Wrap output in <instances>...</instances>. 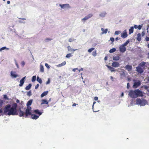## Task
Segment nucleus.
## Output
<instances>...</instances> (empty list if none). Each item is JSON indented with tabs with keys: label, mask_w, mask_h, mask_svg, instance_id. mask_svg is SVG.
<instances>
[{
	"label": "nucleus",
	"mask_w": 149,
	"mask_h": 149,
	"mask_svg": "<svg viewBox=\"0 0 149 149\" xmlns=\"http://www.w3.org/2000/svg\"><path fill=\"white\" fill-rule=\"evenodd\" d=\"M17 104L16 103L13 104L12 107L10 105H7L3 109V113L5 115H18L17 108Z\"/></svg>",
	"instance_id": "obj_1"
},
{
	"label": "nucleus",
	"mask_w": 149,
	"mask_h": 149,
	"mask_svg": "<svg viewBox=\"0 0 149 149\" xmlns=\"http://www.w3.org/2000/svg\"><path fill=\"white\" fill-rule=\"evenodd\" d=\"M128 95L133 98H136L138 97H142L143 96L142 91L139 89L135 90L134 91L130 90Z\"/></svg>",
	"instance_id": "obj_2"
},
{
	"label": "nucleus",
	"mask_w": 149,
	"mask_h": 149,
	"mask_svg": "<svg viewBox=\"0 0 149 149\" xmlns=\"http://www.w3.org/2000/svg\"><path fill=\"white\" fill-rule=\"evenodd\" d=\"M27 108L25 110V112L22 111L20 109L19 110V116L21 117L24 116L25 117H27L28 116L31 115V108L30 106H27Z\"/></svg>",
	"instance_id": "obj_3"
},
{
	"label": "nucleus",
	"mask_w": 149,
	"mask_h": 149,
	"mask_svg": "<svg viewBox=\"0 0 149 149\" xmlns=\"http://www.w3.org/2000/svg\"><path fill=\"white\" fill-rule=\"evenodd\" d=\"M146 63L144 61L141 62L136 67V70L139 73L141 74L143 72L145 69Z\"/></svg>",
	"instance_id": "obj_4"
},
{
	"label": "nucleus",
	"mask_w": 149,
	"mask_h": 149,
	"mask_svg": "<svg viewBox=\"0 0 149 149\" xmlns=\"http://www.w3.org/2000/svg\"><path fill=\"white\" fill-rule=\"evenodd\" d=\"M146 102L147 101L146 100H142L140 98L137 99L136 100V104L140 105L141 106H143L145 105Z\"/></svg>",
	"instance_id": "obj_5"
},
{
	"label": "nucleus",
	"mask_w": 149,
	"mask_h": 149,
	"mask_svg": "<svg viewBox=\"0 0 149 149\" xmlns=\"http://www.w3.org/2000/svg\"><path fill=\"white\" fill-rule=\"evenodd\" d=\"M136 80L135 79L133 80V81L135 82L134 83V85L133 86V87L134 88H136L138 87L141 84V82L138 80L137 82H135Z\"/></svg>",
	"instance_id": "obj_6"
},
{
	"label": "nucleus",
	"mask_w": 149,
	"mask_h": 149,
	"mask_svg": "<svg viewBox=\"0 0 149 149\" xmlns=\"http://www.w3.org/2000/svg\"><path fill=\"white\" fill-rule=\"evenodd\" d=\"M93 16V15L92 14H90L88 15H87L85 16L84 18L81 19L82 21H84L88 19L89 18H91Z\"/></svg>",
	"instance_id": "obj_7"
},
{
	"label": "nucleus",
	"mask_w": 149,
	"mask_h": 149,
	"mask_svg": "<svg viewBox=\"0 0 149 149\" xmlns=\"http://www.w3.org/2000/svg\"><path fill=\"white\" fill-rule=\"evenodd\" d=\"M119 50L121 52L123 53L126 51V48L125 47L121 45L120 46Z\"/></svg>",
	"instance_id": "obj_8"
},
{
	"label": "nucleus",
	"mask_w": 149,
	"mask_h": 149,
	"mask_svg": "<svg viewBox=\"0 0 149 149\" xmlns=\"http://www.w3.org/2000/svg\"><path fill=\"white\" fill-rule=\"evenodd\" d=\"M10 75L13 78H16L18 76L17 74L16 73V72L11 71L10 72Z\"/></svg>",
	"instance_id": "obj_9"
},
{
	"label": "nucleus",
	"mask_w": 149,
	"mask_h": 149,
	"mask_svg": "<svg viewBox=\"0 0 149 149\" xmlns=\"http://www.w3.org/2000/svg\"><path fill=\"white\" fill-rule=\"evenodd\" d=\"M111 66L113 67H118L120 66V64L117 62H113Z\"/></svg>",
	"instance_id": "obj_10"
},
{
	"label": "nucleus",
	"mask_w": 149,
	"mask_h": 149,
	"mask_svg": "<svg viewBox=\"0 0 149 149\" xmlns=\"http://www.w3.org/2000/svg\"><path fill=\"white\" fill-rule=\"evenodd\" d=\"M59 6L61 8H68L69 7V5L68 4H60Z\"/></svg>",
	"instance_id": "obj_11"
},
{
	"label": "nucleus",
	"mask_w": 149,
	"mask_h": 149,
	"mask_svg": "<svg viewBox=\"0 0 149 149\" xmlns=\"http://www.w3.org/2000/svg\"><path fill=\"white\" fill-rule=\"evenodd\" d=\"M31 115V118L33 119H36L39 117V116L35 114H32L31 113V115Z\"/></svg>",
	"instance_id": "obj_12"
},
{
	"label": "nucleus",
	"mask_w": 149,
	"mask_h": 149,
	"mask_svg": "<svg viewBox=\"0 0 149 149\" xmlns=\"http://www.w3.org/2000/svg\"><path fill=\"white\" fill-rule=\"evenodd\" d=\"M127 36V34L126 31H124L123 33L121 34V37L123 38H125Z\"/></svg>",
	"instance_id": "obj_13"
},
{
	"label": "nucleus",
	"mask_w": 149,
	"mask_h": 149,
	"mask_svg": "<svg viewBox=\"0 0 149 149\" xmlns=\"http://www.w3.org/2000/svg\"><path fill=\"white\" fill-rule=\"evenodd\" d=\"M67 49L68 51H70L71 52H72V53H73L75 51L77 50V49H73L69 46L67 47Z\"/></svg>",
	"instance_id": "obj_14"
},
{
	"label": "nucleus",
	"mask_w": 149,
	"mask_h": 149,
	"mask_svg": "<svg viewBox=\"0 0 149 149\" xmlns=\"http://www.w3.org/2000/svg\"><path fill=\"white\" fill-rule=\"evenodd\" d=\"M26 78V77H23L20 81V84H19V86H23L24 83V80Z\"/></svg>",
	"instance_id": "obj_15"
},
{
	"label": "nucleus",
	"mask_w": 149,
	"mask_h": 149,
	"mask_svg": "<svg viewBox=\"0 0 149 149\" xmlns=\"http://www.w3.org/2000/svg\"><path fill=\"white\" fill-rule=\"evenodd\" d=\"M34 112L36 114H38L39 116L41 115L43 112H40L38 109H36L34 111Z\"/></svg>",
	"instance_id": "obj_16"
},
{
	"label": "nucleus",
	"mask_w": 149,
	"mask_h": 149,
	"mask_svg": "<svg viewBox=\"0 0 149 149\" xmlns=\"http://www.w3.org/2000/svg\"><path fill=\"white\" fill-rule=\"evenodd\" d=\"M141 35L140 33H138L137 36L136 37V40L138 41H140L141 40Z\"/></svg>",
	"instance_id": "obj_17"
},
{
	"label": "nucleus",
	"mask_w": 149,
	"mask_h": 149,
	"mask_svg": "<svg viewBox=\"0 0 149 149\" xmlns=\"http://www.w3.org/2000/svg\"><path fill=\"white\" fill-rule=\"evenodd\" d=\"M125 68L128 71H130L132 70V66L130 65H127L125 66Z\"/></svg>",
	"instance_id": "obj_18"
},
{
	"label": "nucleus",
	"mask_w": 149,
	"mask_h": 149,
	"mask_svg": "<svg viewBox=\"0 0 149 149\" xmlns=\"http://www.w3.org/2000/svg\"><path fill=\"white\" fill-rule=\"evenodd\" d=\"M107 66L111 72H115L116 71V70L113 68L108 65H107Z\"/></svg>",
	"instance_id": "obj_19"
},
{
	"label": "nucleus",
	"mask_w": 149,
	"mask_h": 149,
	"mask_svg": "<svg viewBox=\"0 0 149 149\" xmlns=\"http://www.w3.org/2000/svg\"><path fill=\"white\" fill-rule=\"evenodd\" d=\"M106 14L107 13L105 11H104L100 13L99 15V16L101 17H104L105 16Z\"/></svg>",
	"instance_id": "obj_20"
},
{
	"label": "nucleus",
	"mask_w": 149,
	"mask_h": 149,
	"mask_svg": "<svg viewBox=\"0 0 149 149\" xmlns=\"http://www.w3.org/2000/svg\"><path fill=\"white\" fill-rule=\"evenodd\" d=\"M42 102L41 104V105L46 104H48V102L46 100L43 99L41 101Z\"/></svg>",
	"instance_id": "obj_21"
},
{
	"label": "nucleus",
	"mask_w": 149,
	"mask_h": 149,
	"mask_svg": "<svg viewBox=\"0 0 149 149\" xmlns=\"http://www.w3.org/2000/svg\"><path fill=\"white\" fill-rule=\"evenodd\" d=\"M66 63L65 61H63L62 63L59 64L58 65H57V66L58 67H61L63 66H64L66 64Z\"/></svg>",
	"instance_id": "obj_22"
},
{
	"label": "nucleus",
	"mask_w": 149,
	"mask_h": 149,
	"mask_svg": "<svg viewBox=\"0 0 149 149\" xmlns=\"http://www.w3.org/2000/svg\"><path fill=\"white\" fill-rule=\"evenodd\" d=\"M120 59V57L118 56H113V59L115 61H118Z\"/></svg>",
	"instance_id": "obj_23"
},
{
	"label": "nucleus",
	"mask_w": 149,
	"mask_h": 149,
	"mask_svg": "<svg viewBox=\"0 0 149 149\" xmlns=\"http://www.w3.org/2000/svg\"><path fill=\"white\" fill-rule=\"evenodd\" d=\"M40 71L42 72H43L44 71L43 66L41 65H40Z\"/></svg>",
	"instance_id": "obj_24"
},
{
	"label": "nucleus",
	"mask_w": 149,
	"mask_h": 149,
	"mask_svg": "<svg viewBox=\"0 0 149 149\" xmlns=\"http://www.w3.org/2000/svg\"><path fill=\"white\" fill-rule=\"evenodd\" d=\"M33 102V100H30L29 101H28L27 103V104H26L27 106H30Z\"/></svg>",
	"instance_id": "obj_25"
},
{
	"label": "nucleus",
	"mask_w": 149,
	"mask_h": 149,
	"mask_svg": "<svg viewBox=\"0 0 149 149\" xmlns=\"http://www.w3.org/2000/svg\"><path fill=\"white\" fill-rule=\"evenodd\" d=\"M48 92L47 91H45L43 92L41 95V97H43L44 96L48 94Z\"/></svg>",
	"instance_id": "obj_26"
},
{
	"label": "nucleus",
	"mask_w": 149,
	"mask_h": 149,
	"mask_svg": "<svg viewBox=\"0 0 149 149\" xmlns=\"http://www.w3.org/2000/svg\"><path fill=\"white\" fill-rule=\"evenodd\" d=\"M142 27V26L140 25H139V26L135 25L134 26V27L135 29H137L138 28L139 30H140L141 28Z\"/></svg>",
	"instance_id": "obj_27"
},
{
	"label": "nucleus",
	"mask_w": 149,
	"mask_h": 149,
	"mask_svg": "<svg viewBox=\"0 0 149 149\" xmlns=\"http://www.w3.org/2000/svg\"><path fill=\"white\" fill-rule=\"evenodd\" d=\"M101 30L102 31V33H106L107 32L108 30L107 29H104L103 28H101Z\"/></svg>",
	"instance_id": "obj_28"
},
{
	"label": "nucleus",
	"mask_w": 149,
	"mask_h": 149,
	"mask_svg": "<svg viewBox=\"0 0 149 149\" xmlns=\"http://www.w3.org/2000/svg\"><path fill=\"white\" fill-rule=\"evenodd\" d=\"M31 86H32L31 84H30L28 86H26L25 87V89L26 90H29L31 88Z\"/></svg>",
	"instance_id": "obj_29"
},
{
	"label": "nucleus",
	"mask_w": 149,
	"mask_h": 149,
	"mask_svg": "<svg viewBox=\"0 0 149 149\" xmlns=\"http://www.w3.org/2000/svg\"><path fill=\"white\" fill-rule=\"evenodd\" d=\"M134 28L133 27H132L129 29V34H130L132 33L133 32Z\"/></svg>",
	"instance_id": "obj_30"
},
{
	"label": "nucleus",
	"mask_w": 149,
	"mask_h": 149,
	"mask_svg": "<svg viewBox=\"0 0 149 149\" xmlns=\"http://www.w3.org/2000/svg\"><path fill=\"white\" fill-rule=\"evenodd\" d=\"M37 81L39 82L40 84H41L42 83V80L38 76L37 79Z\"/></svg>",
	"instance_id": "obj_31"
},
{
	"label": "nucleus",
	"mask_w": 149,
	"mask_h": 149,
	"mask_svg": "<svg viewBox=\"0 0 149 149\" xmlns=\"http://www.w3.org/2000/svg\"><path fill=\"white\" fill-rule=\"evenodd\" d=\"M130 41L129 40H127L122 45H123L125 47V46H127V44L129 43Z\"/></svg>",
	"instance_id": "obj_32"
},
{
	"label": "nucleus",
	"mask_w": 149,
	"mask_h": 149,
	"mask_svg": "<svg viewBox=\"0 0 149 149\" xmlns=\"http://www.w3.org/2000/svg\"><path fill=\"white\" fill-rule=\"evenodd\" d=\"M116 49L115 48H113L111 49L109 51V52L110 53H113L116 51Z\"/></svg>",
	"instance_id": "obj_33"
},
{
	"label": "nucleus",
	"mask_w": 149,
	"mask_h": 149,
	"mask_svg": "<svg viewBox=\"0 0 149 149\" xmlns=\"http://www.w3.org/2000/svg\"><path fill=\"white\" fill-rule=\"evenodd\" d=\"M72 55L71 53H69L67 54L66 56V57L68 58H69L71 57H72Z\"/></svg>",
	"instance_id": "obj_34"
},
{
	"label": "nucleus",
	"mask_w": 149,
	"mask_h": 149,
	"mask_svg": "<svg viewBox=\"0 0 149 149\" xmlns=\"http://www.w3.org/2000/svg\"><path fill=\"white\" fill-rule=\"evenodd\" d=\"M36 79V76H33L32 79V81L33 82L35 81Z\"/></svg>",
	"instance_id": "obj_35"
},
{
	"label": "nucleus",
	"mask_w": 149,
	"mask_h": 149,
	"mask_svg": "<svg viewBox=\"0 0 149 149\" xmlns=\"http://www.w3.org/2000/svg\"><path fill=\"white\" fill-rule=\"evenodd\" d=\"M5 49H7V50H8L9 49L8 48H7L6 47H3L1 48H0V51H1L3 50H4Z\"/></svg>",
	"instance_id": "obj_36"
},
{
	"label": "nucleus",
	"mask_w": 149,
	"mask_h": 149,
	"mask_svg": "<svg viewBox=\"0 0 149 149\" xmlns=\"http://www.w3.org/2000/svg\"><path fill=\"white\" fill-rule=\"evenodd\" d=\"M94 49H95V48H93V47L91 48L88 49V52L89 53H91L92 52V51L93 50H94Z\"/></svg>",
	"instance_id": "obj_37"
},
{
	"label": "nucleus",
	"mask_w": 149,
	"mask_h": 149,
	"mask_svg": "<svg viewBox=\"0 0 149 149\" xmlns=\"http://www.w3.org/2000/svg\"><path fill=\"white\" fill-rule=\"evenodd\" d=\"M92 55L94 56H95L97 55V53H96V50L95 51H94L92 53Z\"/></svg>",
	"instance_id": "obj_38"
},
{
	"label": "nucleus",
	"mask_w": 149,
	"mask_h": 149,
	"mask_svg": "<svg viewBox=\"0 0 149 149\" xmlns=\"http://www.w3.org/2000/svg\"><path fill=\"white\" fill-rule=\"evenodd\" d=\"M27 95L29 96H30L31 95V91H30L27 93Z\"/></svg>",
	"instance_id": "obj_39"
},
{
	"label": "nucleus",
	"mask_w": 149,
	"mask_h": 149,
	"mask_svg": "<svg viewBox=\"0 0 149 149\" xmlns=\"http://www.w3.org/2000/svg\"><path fill=\"white\" fill-rule=\"evenodd\" d=\"M120 31H116L115 32V34L116 35H118L120 33Z\"/></svg>",
	"instance_id": "obj_40"
},
{
	"label": "nucleus",
	"mask_w": 149,
	"mask_h": 149,
	"mask_svg": "<svg viewBox=\"0 0 149 149\" xmlns=\"http://www.w3.org/2000/svg\"><path fill=\"white\" fill-rule=\"evenodd\" d=\"M74 39L70 38L69 39L68 41L70 42H71L74 41Z\"/></svg>",
	"instance_id": "obj_41"
},
{
	"label": "nucleus",
	"mask_w": 149,
	"mask_h": 149,
	"mask_svg": "<svg viewBox=\"0 0 149 149\" xmlns=\"http://www.w3.org/2000/svg\"><path fill=\"white\" fill-rule=\"evenodd\" d=\"M45 65L48 69H49L50 68V67L47 63H45Z\"/></svg>",
	"instance_id": "obj_42"
},
{
	"label": "nucleus",
	"mask_w": 149,
	"mask_h": 149,
	"mask_svg": "<svg viewBox=\"0 0 149 149\" xmlns=\"http://www.w3.org/2000/svg\"><path fill=\"white\" fill-rule=\"evenodd\" d=\"M39 86V84H37L35 86V89H37Z\"/></svg>",
	"instance_id": "obj_43"
},
{
	"label": "nucleus",
	"mask_w": 149,
	"mask_h": 149,
	"mask_svg": "<svg viewBox=\"0 0 149 149\" xmlns=\"http://www.w3.org/2000/svg\"><path fill=\"white\" fill-rule=\"evenodd\" d=\"M110 40L112 42H113L114 41V39L113 37H111L110 38Z\"/></svg>",
	"instance_id": "obj_44"
},
{
	"label": "nucleus",
	"mask_w": 149,
	"mask_h": 149,
	"mask_svg": "<svg viewBox=\"0 0 149 149\" xmlns=\"http://www.w3.org/2000/svg\"><path fill=\"white\" fill-rule=\"evenodd\" d=\"M76 70H79V69L78 68H74L72 69V70L74 72H75Z\"/></svg>",
	"instance_id": "obj_45"
},
{
	"label": "nucleus",
	"mask_w": 149,
	"mask_h": 149,
	"mask_svg": "<svg viewBox=\"0 0 149 149\" xmlns=\"http://www.w3.org/2000/svg\"><path fill=\"white\" fill-rule=\"evenodd\" d=\"M145 34V32L144 31H143L142 32L141 35L142 36H143Z\"/></svg>",
	"instance_id": "obj_46"
},
{
	"label": "nucleus",
	"mask_w": 149,
	"mask_h": 149,
	"mask_svg": "<svg viewBox=\"0 0 149 149\" xmlns=\"http://www.w3.org/2000/svg\"><path fill=\"white\" fill-rule=\"evenodd\" d=\"M21 64L22 66H24L25 65V63L24 61H22L21 63Z\"/></svg>",
	"instance_id": "obj_47"
},
{
	"label": "nucleus",
	"mask_w": 149,
	"mask_h": 149,
	"mask_svg": "<svg viewBox=\"0 0 149 149\" xmlns=\"http://www.w3.org/2000/svg\"><path fill=\"white\" fill-rule=\"evenodd\" d=\"M3 97L4 98H5V99H7L8 98L7 96L6 95H3Z\"/></svg>",
	"instance_id": "obj_48"
},
{
	"label": "nucleus",
	"mask_w": 149,
	"mask_h": 149,
	"mask_svg": "<svg viewBox=\"0 0 149 149\" xmlns=\"http://www.w3.org/2000/svg\"><path fill=\"white\" fill-rule=\"evenodd\" d=\"M130 87V86L129 85V83H127V88L128 89Z\"/></svg>",
	"instance_id": "obj_49"
},
{
	"label": "nucleus",
	"mask_w": 149,
	"mask_h": 149,
	"mask_svg": "<svg viewBox=\"0 0 149 149\" xmlns=\"http://www.w3.org/2000/svg\"><path fill=\"white\" fill-rule=\"evenodd\" d=\"M146 41H149V37H146Z\"/></svg>",
	"instance_id": "obj_50"
},
{
	"label": "nucleus",
	"mask_w": 149,
	"mask_h": 149,
	"mask_svg": "<svg viewBox=\"0 0 149 149\" xmlns=\"http://www.w3.org/2000/svg\"><path fill=\"white\" fill-rule=\"evenodd\" d=\"M98 99V97H94V100H95L96 101Z\"/></svg>",
	"instance_id": "obj_51"
},
{
	"label": "nucleus",
	"mask_w": 149,
	"mask_h": 149,
	"mask_svg": "<svg viewBox=\"0 0 149 149\" xmlns=\"http://www.w3.org/2000/svg\"><path fill=\"white\" fill-rule=\"evenodd\" d=\"M77 104H76L75 103H74L72 104V106L73 107L75 106Z\"/></svg>",
	"instance_id": "obj_52"
},
{
	"label": "nucleus",
	"mask_w": 149,
	"mask_h": 149,
	"mask_svg": "<svg viewBox=\"0 0 149 149\" xmlns=\"http://www.w3.org/2000/svg\"><path fill=\"white\" fill-rule=\"evenodd\" d=\"M50 83V80L49 79L46 82V84H48Z\"/></svg>",
	"instance_id": "obj_53"
},
{
	"label": "nucleus",
	"mask_w": 149,
	"mask_h": 149,
	"mask_svg": "<svg viewBox=\"0 0 149 149\" xmlns=\"http://www.w3.org/2000/svg\"><path fill=\"white\" fill-rule=\"evenodd\" d=\"M52 40V39H50V38H46V40Z\"/></svg>",
	"instance_id": "obj_54"
},
{
	"label": "nucleus",
	"mask_w": 149,
	"mask_h": 149,
	"mask_svg": "<svg viewBox=\"0 0 149 149\" xmlns=\"http://www.w3.org/2000/svg\"><path fill=\"white\" fill-rule=\"evenodd\" d=\"M19 19L23 20H26V19H25V18H21Z\"/></svg>",
	"instance_id": "obj_55"
},
{
	"label": "nucleus",
	"mask_w": 149,
	"mask_h": 149,
	"mask_svg": "<svg viewBox=\"0 0 149 149\" xmlns=\"http://www.w3.org/2000/svg\"><path fill=\"white\" fill-rule=\"evenodd\" d=\"M3 113V111L1 109H0V113Z\"/></svg>",
	"instance_id": "obj_56"
},
{
	"label": "nucleus",
	"mask_w": 149,
	"mask_h": 149,
	"mask_svg": "<svg viewBox=\"0 0 149 149\" xmlns=\"http://www.w3.org/2000/svg\"><path fill=\"white\" fill-rule=\"evenodd\" d=\"M119 39H120V38H118V37L116 38L115 39L116 40H117Z\"/></svg>",
	"instance_id": "obj_57"
},
{
	"label": "nucleus",
	"mask_w": 149,
	"mask_h": 149,
	"mask_svg": "<svg viewBox=\"0 0 149 149\" xmlns=\"http://www.w3.org/2000/svg\"><path fill=\"white\" fill-rule=\"evenodd\" d=\"M110 78H111V79L113 81V77L112 76H111L110 77Z\"/></svg>",
	"instance_id": "obj_58"
},
{
	"label": "nucleus",
	"mask_w": 149,
	"mask_h": 149,
	"mask_svg": "<svg viewBox=\"0 0 149 149\" xmlns=\"http://www.w3.org/2000/svg\"><path fill=\"white\" fill-rule=\"evenodd\" d=\"M107 56H105L104 58V60H106L107 59Z\"/></svg>",
	"instance_id": "obj_59"
},
{
	"label": "nucleus",
	"mask_w": 149,
	"mask_h": 149,
	"mask_svg": "<svg viewBox=\"0 0 149 149\" xmlns=\"http://www.w3.org/2000/svg\"><path fill=\"white\" fill-rule=\"evenodd\" d=\"M19 100H16V102L17 103H19Z\"/></svg>",
	"instance_id": "obj_60"
},
{
	"label": "nucleus",
	"mask_w": 149,
	"mask_h": 149,
	"mask_svg": "<svg viewBox=\"0 0 149 149\" xmlns=\"http://www.w3.org/2000/svg\"><path fill=\"white\" fill-rule=\"evenodd\" d=\"M124 95V93H122L121 94V96L123 97Z\"/></svg>",
	"instance_id": "obj_61"
},
{
	"label": "nucleus",
	"mask_w": 149,
	"mask_h": 149,
	"mask_svg": "<svg viewBox=\"0 0 149 149\" xmlns=\"http://www.w3.org/2000/svg\"><path fill=\"white\" fill-rule=\"evenodd\" d=\"M7 4H9L10 3V1H7Z\"/></svg>",
	"instance_id": "obj_62"
},
{
	"label": "nucleus",
	"mask_w": 149,
	"mask_h": 149,
	"mask_svg": "<svg viewBox=\"0 0 149 149\" xmlns=\"http://www.w3.org/2000/svg\"><path fill=\"white\" fill-rule=\"evenodd\" d=\"M80 70L81 71H83V68H81Z\"/></svg>",
	"instance_id": "obj_63"
},
{
	"label": "nucleus",
	"mask_w": 149,
	"mask_h": 149,
	"mask_svg": "<svg viewBox=\"0 0 149 149\" xmlns=\"http://www.w3.org/2000/svg\"><path fill=\"white\" fill-rule=\"evenodd\" d=\"M147 46L148 48H149V43L148 45Z\"/></svg>",
	"instance_id": "obj_64"
}]
</instances>
